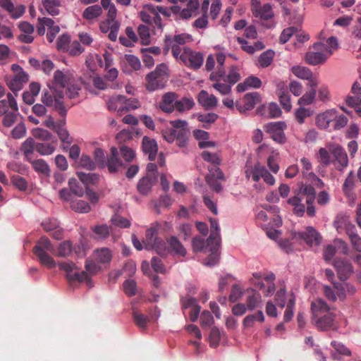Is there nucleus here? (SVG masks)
Wrapping results in <instances>:
<instances>
[{"label": "nucleus", "instance_id": "a211bd4d", "mask_svg": "<svg viewBox=\"0 0 361 361\" xmlns=\"http://www.w3.org/2000/svg\"><path fill=\"white\" fill-rule=\"evenodd\" d=\"M334 224L339 233L345 232L347 235L353 230H356L355 225L350 222L349 217L342 214L336 216Z\"/></svg>", "mask_w": 361, "mask_h": 361}, {"label": "nucleus", "instance_id": "a18cd8bd", "mask_svg": "<svg viewBox=\"0 0 361 361\" xmlns=\"http://www.w3.org/2000/svg\"><path fill=\"white\" fill-rule=\"evenodd\" d=\"M195 103L192 98L183 97L181 99H176L175 102V109L179 112H183L191 109Z\"/></svg>", "mask_w": 361, "mask_h": 361}, {"label": "nucleus", "instance_id": "0e129e2a", "mask_svg": "<svg viewBox=\"0 0 361 361\" xmlns=\"http://www.w3.org/2000/svg\"><path fill=\"white\" fill-rule=\"evenodd\" d=\"M137 284L135 280L128 279L123 283V289L125 293L131 297L136 294Z\"/></svg>", "mask_w": 361, "mask_h": 361}, {"label": "nucleus", "instance_id": "a19ab883", "mask_svg": "<svg viewBox=\"0 0 361 361\" xmlns=\"http://www.w3.org/2000/svg\"><path fill=\"white\" fill-rule=\"evenodd\" d=\"M211 232L207 239V244L211 245L214 242L221 241L219 235V227L216 219H210Z\"/></svg>", "mask_w": 361, "mask_h": 361}, {"label": "nucleus", "instance_id": "a878e982", "mask_svg": "<svg viewBox=\"0 0 361 361\" xmlns=\"http://www.w3.org/2000/svg\"><path fill=\"white\" fill-rule=\"evenodd\" d=\"M324 293L328 300L335 301L338 298L343 300L345 298V289L339 283H334V287L325 286L324 287Z\"/></svg>", "mask_w": 361, "mask_h": 361}, {"label": "nucleus", "instance_id": "7ed1b4c3", "mask_svg": "<svg viewBox=\"0 0 361 361\" xmlns=\"http://www.w3.org/2000/svg\"><path fill=\"white\" fill-rule=\"evenodd\" d=\"M33 252L37 257L41 264L49 269L56 267V263L49 252L55 253V249L49 239L45 236L41 237L34 246Z\"/></svg>", "mask_w": 361, "mask_h": 361}, {"label": "nucleus", "instance_id": "72a5a7b5", "mask_svg": "<svg viewBox=\"0 0 361 361\" xmlns=\"http://www.w3.org/2000/svg\"><path fill=\"white\" fill-rule=\"evenodd\" d=\"M305 59L306 63L312 66L323 64L327 59L325 54L316 50L307 52Z\"/></svg>", "mask_w": 361, "mask_h": 361}, {"label": "nucleus", "instance_id": "6e6552de", "mask_svg": "<svg viewBox=\"0 0 361 361\" xmlns=\"http://www.w3.org/2000/svg\"><path fill=\"white\" fill-rule=\"evenodd\" d=\"M177 60L193 70H197L203 64L204 56L200 52L194 51L189 47H183V53L178 56Z\"/></svg>", "mask_w": 361, "mask_h": 361}, {"label": "nucleus", "instance_id": "09e8293b", "mask_svg": "<svg viewBox=\"0 0 361 361\" xmlns=\"http://www.w3.org/2000/svg\"><path fill=\"white\" fill-rule=\"evenodd\" d=\"M226 82L231 86L235 84L240 80V74L239 73V68L236 66H232L229 68L228 73L225 75Z\"/></svg>", "mask_w": 361, "mask_h": 361}, {"label": "nucleus", "instance_id": "5701e85b", "mask_svg": "<svg viewBox=\"0 0 361 361\" xmlns=\"http://www.w3.org/2000/svg\"><path fill=\"white\" fill-rule=\"evenodd\" d=\"M157 181V176L154 174H147L142 177L137 183V188L138 192L142 195H147L154 184Z\"/></svg>", "mask_w": 361, "mask_h": 361}, {"label": "nucleus", "instance_id": "473e14b6", "mask_svg": "<svg viewBox=\"0 0 361 361\" xmlns=\"http://www.w3.org/2000/svg\"><path fill=\"white\" fill-rule=\"evenodd\" d=\"M73 80V75L68 71L63 72L57 70L54 74V83L59 85L62 89L71 84Z\"/></svg>", "mask_w": 361, "mask_h": 361}, {"label": "nucleus", "instance_id": "ea45409f", "mask_svg": "<svg viewBox=\"0 0 361 361\" xmlns=\"http://www.w3.org/2000/svg\"><path fill=\"white\" fill-rule=\"evenodd\" d=\"M73 251V244L70 240H65L59 244L57 250H55V253L54 255L61 257H66L71 255Z\"/></svg>", "mask_w": 361, "mask_h": 361}, {"label": "nucleus", "instance_id": "7c9ffc66", "mask_svg": "<svg viewBox=\"0 0 361 361\" xmlns=\"http://www.w3.org/2000/svg\"><path fill=\"white\" fill-rule=\"evenodd\" d=\"M198 102L206 109H212L217 106L218 100L214 94H209L207 91L202 90L198 94Z\"/></svg>", "mask_w": 361, "mask_h": 361}, {"label": "nucleus", "instance_id": "37998d69", "mask_svg": "<svg viewBox=\"0 0 361 361\" xmlns=\"http://www.w3.org/2000/svg\"><path fill=\"white\" fill-rule=\"evenodd\" d=\"M133 318L135 325L142 331H144L147 327V324L149 322V318L140 313L138 311L134 310L133 312Z\"/></svg>", "mask_w": 361, "mask_h": 361}, {"label": "nucleus", "instance_id": "49530a36", "mask_svg": "<svg viewBox=\"0 0 361 361\" xmlns=\"http://www.w3.org/2000/svg\"><path fill=\"white\" fill-rule=\"evenodd\" d=\"M291 71L296 77L302 80H310L313 75L308 68L300 66L292 67Z\"/></svg>", "mask_w": 361, "mask_h": 361}, {"label": "nucleus", "instance_id": "de8ad7c7", "mask_svg": "<svg viewBox=\"0 0 361 361\" xmlns=\"http://www.w3.org/2000/svg\"><path fill=\"white\" fill-rule=\"evenodd\" d=\"M95 259L98 263L107 264L111 260V253L108 248H102L95 252Z\"/></svg>", "mask_w": 361, "mask_h": 361}, {"label": "nucleus", "instance_id": "aec40b11", "mask_svg": "<svg viewBox=\"0 0 361 361\" xmlns=\"http://www.w3.org/2000/svg\"><path fill=\"white\" fill-rule=\"evenodd\" d=\"M331 152L335 158V166L338 170L342 171L347 167L348 164V156L343 147L336 145L331 149Z\"/></svg>", "mask_w": 361, "mask_h": 361}, {"label": "nucleus", "instance_id": "c9c22d12", "mask_svg": "<svg viewBox=\"0 0 361 361\" xmlns=\"http://www.w3.org/2000/svg\"><path fill=\"white\" fill-rule=\"evenodd\" d=\"M65 118L59 121L58 127L54 131L57 133L59 138L63 143L71 145L73 142V138L70 136L68 131L65 128Z\"/></svg>", "mask_w": 361, "mask_h": 361}, {"label": "nucleus", "instance_id": "4be33fe9", "mask_svg": "<svg viewBox=\"0 0 361 361\" xmlns=\"http://www.w3.org/2000/svg\"><path fill=\"white\" fill-rule=\"evenodd\" d=\"M336 118V111L331 109L319 114L316 118V123L318 128L326 129L332 127V122Z\"/></svg>", "mask_w": 361, "mask_h": 361}, {"label": "nucleus", "instance_id": "423d86ee", "mask_svg": "<svg viewBox=\"0 0 361 361\" xmlns=\"http://www.w3.org/2000/svg\"><path fill=\"white\" fill-rule=\"evenodd\" d=\"M58 266L61 270L66 272V277L70 283L85 281L89 287L92 286V279L89 274L85 271H79L73 262H60Z\"/></svg>", "mask_w": 361, "mask_h": 361}, {"label": "nucleus", "instance_id": "5fc2aeb1", "mask_svg": "<svg viewBox=\"0 0 361 361\" xmlns=\"http://www.w3.org/2000/svg\"><path fill=\"white\" fill-rule=\"evenodd\" d=\"M35 150L42 155H50L55 150V146L51 143H37Z\"/></svg>", "mask_w": 361, "mask_h": 361}, {"label": "nucleus", "instance_id": "e433bc0d", "mask_svg": "<svg viewBox=\"0 0 361 361\" xmlns=\"http://www.w3.org/2000/svg\"><path fill=\"white\" fill-rule=\"evenodd\" d=\"M102 7L98 4H95L87 7L83 11L82 18L88 21H92L99 18L102 15Z\"/></svg>", "mask_w": 361, "mask_h": 361}, {"label": "nucleus", "instance_id": "c03bdc74", "mask_svg": "<svg viewBox=\"0 0 361 361\" xmlns=\"http://www.w3.org/2000/svg\"><path fill=\"white\" fill-rule=\"evenodd\" d=\"M117 99L120 102L121 104H124L123 106L119 107L118 111H120L121 109H126L127 111H130L140 106L139 102L135 99H126L125 96L117 95Z\"/></svg>", "mask_w": 361, "mask_h": 361}, {"label": "nucleus", "instance_id": "c85d7f7f", "mask_svg": "<svg viewBox=\"0 0 361 361\" xmlns=\"http://www.w3.org/2000/svg\"><path fill=\"white\" fill-rule=\"evenodd\" d=\"M0 6L7 11L13 18H18L25 13V7L18 6L15 7L11 0H0Z\"/></svg>", "mask_w": 361, "mask_h": 361}, {"label": "nucleus", "instance_id": "864d4df0", "mask_svg": "<svg viewBox=\"0 0 361 361\" xmlns=\"http://www.w3.org/2000/svg\"><path fill=\"white\" fill-rule=\"evenodd\" d=\"M84 51H85V48L77 40H74L72 42H71L69 47H68V48H67V51H66V52L71 56H80Z\"/></svg>", "mask_w": 361, "mask_h": 361}, {"label": "nucleus", "instance_id": "f8f14e48", "mask_svg": "<svg viewBox=\"0 0 361 361\" xmlns=\"http://www.w3.org/2000/svg\"><path fill=\"white\" fill-rule=\"evenodd\" d=\"M146 240L157 252L158 255L166 256V245L164 241L157 237V232L154 228H150L146 231Z\"/></svg>", "mask_w": 361, "mask_h": 361}, {"label": "nucleus", "instance_id": "774afa93", "mask_svg": "<svg viewBox=\"0 0 361 361\" xmlns=\"http://www.w3.org/2000/svg\"><path fill=\"white\" fill-rule=\"evenodd\" d=\"M346 103L348 106H355V111L361 117V98L347 97Z\"/></svg>", "mask_w": 361, "mask_h": 361}, {"label": "nucleus", "instance_id": "052dcab7", "mask_svg": "<svg viewBox=\"0 0 361 361\" xmlns=\"http://www.w3.org/2000/svg\"><path fill=\"white\" fill-rule=\"evenodd\" d=\"M355 231L356 230H353L347 235L349 237L353 248L357 252H361V238Z\"/></svg>", "mask_w": 361, "mask_h": 361}, {"label": "nucleus", "instance_id": "338daca9", "mask_svg": "<svg viewBox=\"0 0 361 361\" xmlns=\"http://www.w3.org/2000/svg\"><path fill=\"white\" fill-rule=\"evenodd\" d=\"M214 322L213 316L210 312L204 310L200 315V324L202 328H209Z\"/></svg>", "mask_w": 361, "mask_h": 361}, {"label": "nucleus", "instance_id": "b1692460", "mask_svg": "<svg viewBox=\"0 0 361 361\" xmlns=\"http://www.w3.org/2000/svg\"><path fill=\"white\" fill-rule=\"evenodd\" d=\"M142 149L144 154L148 155L150 161L155 159L158 151V145L155 140L145 136L142 141Z\"/></svg>", "mask_w": 361, "mask_h": 361}, {"label": "nucleus", "instance_id": "1a4fd4ad", "mask_svg": "<svg viewBox=\"0 0 361 361\" xmlns=\"http://www.w3.org/2000/svg\"><path fill=\"white\" fill-rule=\"evenodd\" d=\"M287 126L283 121L270 122L264 126V130L270 135V137L279 144H284L286 137L284 130Z\"/></svg>", "mask_w": 361, "mask_h": 361}, {"label": "nucleus", "instance_id": "e2e57ef3", "mask_svg": "<svg viewBox=\"0 0 361 361\" xmlns=\"http://www.w3.org/2000/svg\"><path fill=\"white\" fill-rule=\"evenodd\" d=\"M316 95L315 89H311L307 92L302 97L298 99V104L300 105H310L313 103Z\"/></svg>", "mask_w": 361, "mask_h": 361}, {"label": "nucleus", "instance_id": "680f3d73", "mask_svg": "<svg viewBox=\"0 0 361 361\" xmlns=\"http://www.w3.org/2000/svg\"><path fill=\"white\" fill-rule=\"evenodd\" d=\"M71 44V38L68 35H62L56 40V47L58 50L66 52Z\"/></svg>", "mask_w": 361, "mask_h": 361}, {"label": "nucleus", "instance_id": "bf43d9fd", "mask_svg": "<svg viewBox=\"0 0 361 361\" xmlns=\"http://www.w3.org/2000/svg\"><path fill=\"white\" fill-rule=\"evenodd\" d=\"M318 161L324 166H328L331 164V154L326 149L321 147L319 149Z\"/></svg>", "mask_w": 361, "mask_h": 361}, {"label": "nucleus", "instance_id": "f3484780", "mask_svg": "<svg viewBox=\"0 0 361 361\" xmlns=\"http://www.w3.org/2000/svg\"><path fill=\"white\" fill-rule=\"evenodd\" d=\"M7 98L10 99V111L4 115V117L2 123L5 127H10L17 120L18 115V106L17 102L12 94L8 93L7 94Z\"/></svg>", "mask_w": 361, "mask_h": 361}, {"label": "nucleus", "instance_id": "f257e3e1", "mask_svg": "<svg viewBox=\"0 0 361 361\" xmlns=\"http://www.w3.org/2000/svg\"><path fill=\"white\" fill-rule=\"evenodd\" d=\"M170 124L172 128L162 131L164 139L169 143L176 140L179 147H185L187 145L190 135L188 123L183 120H175L170 121Z\"/></svg>", "mask_w": 361, "mask_h": 361}, {"label": "nucleus", "instance_id": "9d476101", "mask_svg": "<svg viewBox=\"0 0 361 361\" xmlns=\"http://www.w3.org/2000/svg\"><path fill=\"white\" fill-rule=\"evenodd\" d=\"M253 279H252V283L259 289H263L264 288V283L263 281L264 280L267 283V288L264 291L266 295H269L272 294L275 290V275L274 274H265L262 272H255L252 274Z\"/></svg>", "mask_w": 361, "mask_h": 361}, {"label": "nucleus", "instance_id": "412c9836", "mask_svg": "<svg viewBox=\"0 0 361 361\" xmlns=\"http://www.w3.org/2000/svg\"><path fill=\"white\" fill-rule=\"evenodd\" d=\"M178 99V94L169 92L165 93L159 104V109L165 113H172L175 110V102Z\"/></svg>", "mask_w": 361, "mask_h": 361}, {"label": "nucleus", "instance_id": "cd10ccee", "mask_svg": "<svg viewBox=\"0 0 361 361\" xmlns=\"http://www.w3.org/2000/svg\"><path fill=\"white\" fill-rule=\"evenodd\" d=\"M311 310L312 313V317H319L322 315L331 313L330 311V307L328 306L326 302L321 298L315 299L312 302Z\"/></svg>", "mask_w": 361, "mask_h": 361}, {"label": "nucleus", "instance_id": "3c124183", "mask_svg": "<svg viewBox=\"0 0 361 361\" xmlns=\"http://www.w3.org/2000/svg\"><path fill=\"white\" fill-rule=\"evenodd\" d=\"M218 115L215 113H207L198 115L197 119L203 123L204 128H209L210 125L216 121Z\"/></svg>", "mask_w": 361, "mask_h": 361}, {"label": "nucleus", "instance_id": "8fccbe9b", "mask_svg": "<svg viewBox=\"0 0 361 361\" xmlns=\"http://www.w3.org/2000/svg\"><path fill=\"white\" fill-rule=\"evenodd\" d=\"M78 177L85 185H94L96 184L99 178V175L97 173H85L83 172H78Z\"/></svg>", "mask_w": 361, "mask_h": 361}, {"label": "nucleus", "instance_id": "f03ea898", "mask_svg": "<svg viewBox=\"0 0 361 361\" xmlns=\"http://www.w3.org/2000/svg\"><path fill=\"white\" fill-rule=\"evenodd\" d=\"M315 190L310 185H302L295 196L288 200V203L293 207V213L298 216H303L305 206L302 202L305 200L306 204H313L315 200Z\"/></svg>", "mask_w": 361, "mask_h": 361}, {"label": "nucleus", "instance_id": "6ab92c4d", "mask_svg": "<svg viewBox=\"0 0 361 361\" xmlns=\"http://www.w3.org/2000/svg\"><path fill=\"white\" fill-rule=\"evenodd\" d=\"M245 294L246 296L245 305L247 310L252 311L261 305V295L258 291L249 288L246 290Z\"/></svg>", "mask_w": 361, "mask_h": 361}, {"label": "nucleus", "instance_id": "6e6d98bb", "mask_svg": "<svg viewBox=\"0 0 361 361\" xmlns=\"http://www.w3.org/2000/svg\"><path fill=\"white\" fill-rule=\"evenodd\" d=\"M266 168L261 165L259 163L255 164L252 169H250V173H252V179L255 182H258L261 178H263L265 173Z\"/></svg>", "mask_w": 361, "mask_h": 361}, {"label": "nucleus", "instance_id": "0eeeda50", "mask_svg": "<svg viewBox=\"0 0 361 361\" xmlns=\"http://www.w3.org/2000/svg\"><path fill=\"white\" fill-rule=\"evenodd\" d=\"M63 98V90H54L52 94L47 91L44 92L42 96V102L47 106H51L54 103L56 111L64 118L66 116L67 110L62 101Z\"/></svg>", "mask_w": 361, "mask_h": 361}, {"label": "nucleus", "instance_id": "39448f33", "mask_svg": "<svg viewBox=\"0 0 361 361\" xmlns=\"http://www.w3.org/2000/svg\"><path fill=\"white\" fill-rule=\"evenodd\" d=\"M193 40L191 35L181 33L175 35H166L164 41V51L166 54L171 49L172 54L176 59L183 53V49L180 47L186 43Z\"/></svg>", "mask_w": 361, "mask_h": 361}, {"label": "nucleus", "instance_id": "79ce46f5", "mask_svg": "<svg viewBox=\"0 0 361 361\" xmlns=\"http://www.w3.org/2000/svg\"><path fill=\"white\" fill-rule=\"evenodd\" d=\"M42 4L51 16H55L59 14L60 0H42Z\"/></svg>", "mask_w": 361, "mask_h": 361}, {"label": "nucleus", "instance_id": "4468645a", "mask_svg": "<svg viewBox=\"0 0 361 361\" xmlns=\"http://www.w3.org/2000/svg\"><path fill=\"white\" fill-rule=\"evenodd\" d=\"M294 237L304 240L310 247L318 245L321 241L319 234L312 227H307L304 231L295 233Z\"/></svg>", "mask_w": 361, "mask_h": 361}, {"label": "nucleus", "instance_id": "603ef678", "mask_svg": "<svg viewBox=\"0 0 361 361\" xmlns=\"http://www.w3.org/2000/svg\"><path fill=\"white\" fill-rule=\"evenodd\" d=\"M71 207L73 210L80 213H87L91 209L90 204L87 202L81 200L75 201L72 200Z\"/></svg>", "mask_w": 361, "mask_h": 361}, {"label": "nucleus", "instance_id": "13d9d810", "mask_svg": "<svg viewBox=\"0 0 361 361\" xmlns=\"http://www.w3.org/2000/svg\"><path fill=\"white\" fill-rule=\"evenodd\" d=\"M137 31L141 44L148 45L150 43V33L148 27L144 25H140L138 27Z\"/></svg>", "mask_w": 361, "mask_h": 361}, {"label": "nucleus", "instance_id": "4c0bfd02", "mask_svg": "<svg viewBox=\"0 0 361 361\" xmlns=\"http://www.w3.org/2000/svg\"><path fill=\"white\" fill-rule=\"evenodd\" d=\"M156 9L157 8H155V6L152 4L145 5L143 10L141 11L139 13L142 21L149 25H152V18Z\"/></svg>", "mask_w": 361, "mask_h": 361}, {"label": "nucleus", "instance_id": "c756f323", "mask_svg": "<svg viewBox=\"0 0 361 361\" xmlns=\"http://www.w3.org/2000/svg\"><path fill=\"white\" fill-rule=\"evenodd\" d=\"M260 96L257 92L247 93L243 98V107L237 105L240 112L252 109L255 104L259 102Z\"/></svg>", "mask_w": 361, "mask_h": 361}, {"label": "nucleus", "instance_id": "dca6fc26", "mask_svg": "<svg viewBox=\"0 0 361 361\" xmlns=\"http://www.w3.org/2000/svg\"><path fill=\"white\" fill-rule=\"evenodd\" d=\"M334 267L341 281L347 280L353 272L351 263L344 259L336 258L334 262Z\"/></svg>", "mask_w": 361, "mask_h": 361}, {"label": "nucleus", "instance_id": "393cba45", "mask_svg": "<svg viewBox=\"0 0 361 361\" xmlns=\"http://www.w3.org/2000/svg\"><path fill=\"white\" fill-rule=\"evenodd\" d=\"M334 318L335 315L331 312L319 317H312V322L318 329L324 331L333 326Z\"/></svg>", "mask_w": 361, "mask_h": 361}, {"label": "nucleus", "instance_id": "20e7f679", "mask_svg": "<svg viewBox=\"0 0 361 361\" xmlns=\"http://www.w3.org/2000/svg\"><path fill=\"white\" fill-rule=\"evenodd\" d=\"M169 79L167 66L162 63L145 76V87L149 92L164 88Z\"/></svg>", "mask_w": 361, "mask_h": 361}, {"label": "nucleus", "instance_id": "69168bd1", "mask_svg": "<svg viewBox=\"0 0 361 361\" xmlns=\"http://www.w3.org/2000/svg\"><path fill=\"white\" fill-rule=\"evenodd\" d=\"M13 185L21 191H25L27 188V183L24 178L19 175H13L11 177Z\"/></svg>", "mask_w": 361, "mask_h": 361}, {"label": "nucleus", "instance_id": "58836bf2", "mask_svg": "<svg viewBox=\"0 0 361 361\" xmlns=\"http://www.w3.org/2000/svg\"><path fill=\"white\" fill-rule=\"evenodd\" d=\"M35 171L38 173L49 176L50 174V169L47 163L42 159L30 161Z\"/></svg>", "mask_w": 361, "mask_h": 361}, {"label": "nucleus", "instance_id": "bb28decb", "mask_svg": "<svg viewBox=\"0 0 361 361\" xmlns=\"http://www.w3.org/2000/svg\"><path fill=\"white\" fill-rule=\"evenodd\" d=\"M123 166L122 161L118 157L117 148L112 147L111 148V154L107 157L106 166L110 173L117 171Z\"/></svg>", "mask_w": 361, "mask_h": 361}, {"label": "nucleus", "instance_id": "9b49d317", "mask_svg": "<svg viewBox=\"0 0 361 361\" xmlns=\"http://www.w3.org/2000/svg\"><path fill=\"white\" fill-rule=\"evenodd\" d=\"M209 79L212 81H214L213 87L217 90L222 95L228 94L231 91V85L228 83L226 84V80L225 78V70L224 68H220L210 74Z\"/></svg>", "mask_w": 361, "mask_h": 361}, {"label": "nucleus", "instance_id": "4d7b16f0", "mask_svg": "<svg viewBox=\"0 0 361 361\" xmlns=\"http://www.w3.org/2000/svg\"><path fill=\"white\" fill-rule=\"evenodd\" d=\"M274 56V52L271 50L263 52L259 57V66L262 68L269 66L271 63Z\"/></svg>", "mask_w": 361, "mask_h": 361}, {"label": "nucleus", "instance_id": "2f4dec72", "mask_svg": "<svg viewBox=\"0 0 361 361\" xmlns=\"http://www.w3.org/2000/svg\"><path fill=\"white\" fill-rule=\"evenodd\" d=\"M220 242L221 241L214 242L211 245L207 243L206 249H208L207 252H210V254L206 259V265L212 267L218 263L219 258L218 250L220 246Z\"/></svg>", "mask_w": 361, "mask_h": 361}, {"label": "nucleus", "instance_id": "ddd939ff", "mask_svg": "<svg viewBox=\"0 0 361 361\" xmlns=\"http://www.w3.org/2000/svg\"><path fill=\"white\" fill-rule=\"evenodd\" d=\"M13 71H19L15 76L8 82V85L10 90L17 96V92L22 90L24 84L28 81V75L23 71L22 68L16 64L12 66Z\"/></svg>", "mask_w": 361, "mask_h": 361}, {"label": "nucleus", "instance_id": "2eb2a0df", "mask_svg": "<svg viewBox=\"0 0 361 361\" xmlns=\"http://www.w3.org/2000/svg\"><path fill=\"white\" fill-rule=\"evenodd\" d=\"M252 11L255 17L263 20H269L274 16L272 6L270 4L260 6L259 0H252Z\"/></svg>", "mask_w": 361, "mask_h": 361}, {"label": "nucleus", "instance_id": "f704fd0d", "mask_svg": "<svg viewBox=\"0 0 361 361\" xmlns=\"http://www.w3.org/2000/svg\"><path fill=\"white\" fill-rule=\"evenodd\" d=\"M167 243L169 248L167 249L166 254L169 252H173L176 255L184 257L186 255V250L183 246L182 243L175 236H171L167 239Z\"/></svg>", "mask_w": 361, "mask_h": 361}]
</instances>
